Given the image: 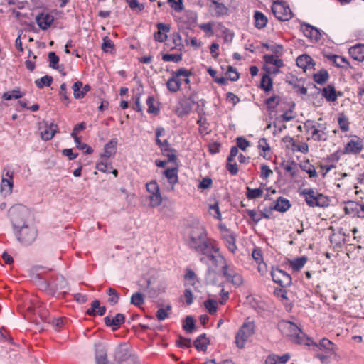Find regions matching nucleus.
I'll use <instances>...</instances> for the list:
<instances>
[{
	"label": "nucleus",
	"mask_w": 364,
	"mask_h": 364,
	"mask_svg": "<svg viewBox=\"0 0 364 364\" xmlns=\"http://www.w3.org/2000/svg\"><path fill=\"white\" fill-rule=\"evenodd\" d=\"M28 211L23 208H14L11 211V220L16 239L23 245H31L37 237V230L33 226L25 224Z\"/></svg>",
	"instance_id": "obj_1"
},
{
	"label": "nucleus",
	"mask_w": 364,
	"mask_h": 364,
	"mask_svg": "<svg viewBox=\"0 0 364 364\" xmlns=\"http://www.w3.org/2000/svg\"><path fill=\"white\" fill-rule=\"evenodd\" d=\"M185 237L187 245L201 254H208L213 247L207 238L206 231L203 225L196 220L186 226Z\"/></svg>",
	"instance_id": "obj_2"
},
{
	"label": "nucleus",
	"mask_w": 364,
	"mask_h": 364,
	"mask_svg": "<svg viewBox=\"0 0 364 364\" xmlns=\"http://www.w3.org/2000/svg\"><path fill=\"white\" fill-rule=\"evenodd\" d=\"M279 329L282 333L291 338V341L299 344H305L310 346V343L307 341H310L309 338L306 337V335L301 331V330L294 323L290 321H282L279 323Z\"/></svg>",
	"instance_id": "obj_3"
},
{
	"label": "nucleus",
	"mask_w": 364,
	"mask_h": 364,
	"mask_svg": "<svg viewBox=\"0 0 364 364\" xmlns=\"http://www.w3.org/2000/svg\"><path fill=\"white\" fill-rule=\"evenodd\" d=\"M309 207H327L329 204L328 198L318 193L313 188H305L301 192Z\"/></svg>",
	"instance_id": "obj_4"
},
{
	"label": "nucleus",
	"mask_w": 364,
	"mask_h": 364,
	"mask_svg": "<svg viewBox=\"0 0 364 364\" xmlns=\"http://www.w3.org/2000/svg\"><path fill=\"white\" fill-rule=\"evenodd\" d=\"M255 323L252 321H245L235 336V343L239 348L245 346L248 338L255 333Z\"/></svg>",
	"instance_id": "obj_5"
},
{
	"label": "nucleus",
	"mask_w": 364,
	"mask_h": 364,
	"mask_svg": "<svg viewBox=\"0 0 364 364\" xmlns=\"http://www.w3.org/2000/svg\"><path fill=\"white\" fill-rule=\"evenodd\" d=\"M191 74L190 71L184 68H181L176 71H173L172 73V77H170L166 82V86L168 90L172 92H177L181 85V80L178 77L181 76L189 77Z\"/></svg>",
	"instance_id": "obj_6"
},
{
	"label": "nucleus",
	"mask_w": 364,
	"mask_h": 364,
	"mask_svg": "<svg viewBox=\"0 0 364 364\" xmlns=\"http://www.w3.org/2000/svg\"><path fill=\"white\" fill-rule=\"evenodd\" d=\"M272 11L275 17L279 21H288L292 18L293 14L288 6L274 1L272 6Z\"/></svg>",
	"instance_id": "obj_7"
},
{
	"label": "nucleus",
	"mask_w": 364,
	"mask_h": 364,
	"mask_svg": "<svg viewBox=\"0 0 364 364\" xmlns=\"http://www.w3.org/2000/svg\"><path fill=\"white\" fill-rule=\"evenodd\" d=\"M271 275L273 281L281 287H289L291 284V276L279 269H272Z\"/></svg>",
	"instance_id": "obj_8"
},
{
	"label": "nucleus",
	"mask_w": 364,
	"mask_h": 364,
	"mask_svg": "<svg viewBox=\"0 0 364 364\" xmlns=\"http://www.w3.org/2000/svg\"><path fill=\"white\" fill-rule=\"evenodd\" d=\"M212 261L213 264L215 267H221V272L222 274H224V270L228 269L229 267L226 264V261L223 256H222L218 251V249H215L213 247V250H210V252L208 254H205Z\"/></svg>",
	"instance_id": "obj_9"
},
{
	"label": "nucleus",
	"mask_w": 364,
	"mask_h": 364,
	"mask_svg": "<svg viewBox=\"0 0 364 364\" xmlns=\"http://www.w3.org/2000/svg\"><path fill=\"white\" fill-rule=\"evenodd\" d=\"M114 360L119 364H124L129 363L131 358H135L129 353V350L125 345L118 346L114 351Z\"/></svg>",
	"instance_id": "obj_10"
},
{
	"label": "nucleus",
	"mask_w": 364,
	"mask_h": 364,
	"mask_svg": "<svg viewBox=\"0 0 364 364\" xmlns=\"http://www.w3.org/2000/svg\"><path fill=\"white\" fill-rule=\"evenodd\" d=\"M363 148V140L360 138L355 136L353 139H352L346 144L343 152L345 154H357L361 151Z\"/></svg>",
	"instance_id": "obj_11"
},
{
	"label": "nucleus",
	"mask_w": 364,
	"mask_h": 364,
	"mask_svg": "<svg viewBox=\"0 0 364 364\" xmlns=\"http://www.w3.org/2000/svg\"><path fill=\"white\" fill-rule=\"evenodd\" d=\"M285 81L293 87L297 88V92L299 94L306 95L307 93V89L304 87L302 79H299L291 73H288L285 77Z\"/></svg>",
	"instance_id": "obj_12"
},
{
	"label": "nucleus",
	"mask_w": 364,
	"mask_h": 364,
	"mask_svg": "<svg viewBox=\"0 0 364 364\" xmlns=\"http://www.w3.org/2000/svg\"><path fill=\"white\" fill-rule=\"evenodd\" d=\"M301 28L304 34L307 38L314 39L316 41H318L321 38V33L320 31L316 27L310 26L307 23H302L301 25Z\"/></svg>",
	"instance_id": "obj_13"
},
{
	"label": "nucleus",
	"mask_w": 364,
	"mask_h": 364,
	"mask_svg": "<svg viewBox=\"0 0 364 364\" xmlns=\"http://www.w3.org/2000/svg\"><path fill=\"white\" fill-rule=\"evenodd\" d=\"M54 21V17L49 14L41 13L36 17V21L42 30H46Z\"/></svg>",
	"instance_id": "obj_14"
},
{
	"label": "nucleus",
	"mask_w": 364,
	"mask_h": 364,
	"mask_svg": "<svg viewBox=\"0 0 364 364\" xmlns=\"http://www.w3.org/2000/svg\"><path fill=\"white\" fill-rule=\"evenodd\" d=\"M228 282H231L235 287H240L243 284V279L242 276L236 272H235L232 269H225L224 270V274Z\"/></svg>",
	"instance_id": "obj_15"
},
{
	"label": "nucleus",
	"mask_w": 364,
	"mask_h": 364,
	"mask_svg": "<svg viewBox=\"0 0 364 364\" xmlns=\"http://www.w3.org/2000/svg\"><path fill=\"white\" fill-rule=\"evenodd\" d=\"M72 89L73 90L74 97L75 99H82L85 94L91 90V87L89 85H85L83 87L82 82L77 81L73 84Z\"/></svg>",
	"instance_id": "obj_16"
},
{
	"label": "nucleus",
	"mask_w": 364,
	"mask_h": 364,
	"mask_svg": "<svg viewBox=\"0 0 364 364\" xmlns=\"http://www.w3.org/2000/svg\"><path fill=\"white\" fill-rule=\"evenodd\" d=\"M125 321V316L122 314H117L113 318L106 316L105 323L107 326L112 327V330H117Z\"/></svg>",
	"instance_id": "obj_17"
},
{
	"label": "nucleus",
	"mask_w": 364,
	"mask_h": 364,
	"mask_svg": "<svg viewBox=\"0 0 364 364\" xmlns=\"http://www.w3.org/2000/svg\"><path fill=\"white\" fill-rule=\"evenodd\" d=\"M117 139L116 138L112 139L105 145L104 153L102 154L101 157L107 159L114 155L117 151Z\"/></svg>",
	"instance_id": "obj_18"
},
{
	"label": "nucleus",
	"mask_w": 364,
	"mask_h": 364,
	"mask_svg": "<svg viewBox=\"0 0 364 364\" xmlns=\"http://www.w3.org/2000/svg\"><path fill=\"white\" fill-rule=\"evenodd\" d=\"M349 53L354 60L358 61L364 60V45L359 44L351 47L349 49Z\"/></svg>",
	"instance_id": "obj_19"
},
{
	"label": "nucleus",
	"mask_w": 364,
	"mask_h": 364,
	"mask_svg": "<svg viewBox=\"0 0 364 364\" xmlns=\"http://www.w3.org/2000/svg\"><path fill=\"white\" fill-rule=\"evenodd\" d=\"M57 132L58 125L54 123H50L49 125L46 126V129L44 131L41 132V139L45 141H48L53 137V136Z\"/></svg>",
	"instance_id": "obj_20"
},
{
	"label": "nucleus",
	"mask_w": 364,
	"mask_h": 364,
	"mask_svg": "<svg viewBox=\"0 0 364 364\" xmlns=\"http://www.w3.org/2000/svg\"><path fill=\"white\" fill-rule=\"evenodd\" d=\"M290 358V355L289 353H285L282 356H279L277 355H269L266 360V364H285L289 359Z\"/></svg>",
	"instance_id": "obj_21"
},
{
	"label": "nucleus",
	"mask_w": 364,
	"mask_h": 364,
	"mask_svg": "<svg viewBox=\"0 0 364 364\" xmlns=\"http://www.w3.org/2000/svg\"><path fill=\"white\" fill-rule=\"evenodd\" d=\"M223 239L226 243V246L228 248V250L231 252L234 253L237 250V246L235 245V235L230 232H226L223 235Z\"/></svg>",
	"instance_id": "obj_22"
},
{
	"label": "nucleus",
	"mask_w": 364,
	"mask_h": 364,
	"mask_svg": "<svg viewBox=\"0 0 364 364\" xmlns=\"http://www.w3.org/2000/svg\"><path fill=\"white\" fill-rule=\"evenodd\" d=\"M296 65L303 69H306L307 68H310V65L313 66L315 65L313 59L306 54L299 55L296 59Z\"/></svg>",
	"instance_id": "obj_23"
},
{
	"label": "nucleus",
	"mask_w": 364,
	"mask_h": 364,
	"mask_svg": "<svg viewBox=\"0 0 364 364\" xmlns=\"http://www.w3.org/2000/svg\"><path fill=\"white\" fill-rule=\"evenodd\" d=\"M307 342L310 343V345H313L316 347H319L321 350H326L328 351H333L335 348V345L330 340L327 338H323L320 341L319 344H317L313 342L311 339L310 341H307Z\"/></svg>",
	"instance_id": "obj_24"
},
{
	"label": "nucleus",
	"mask_w": 364,
	"mask_h": 364,
	"mask_svg": "<svg viewBox=\"0 0 364 364\" xmlns=\"http://www.w3.org/2000/svg\"><path fill=\"white\" fill-rule=\"evenodd\" d=\"M322 95L329 102H335L337 99L335 87L331 85H328L323 89Z\"/></svg>",
	"instance_id": "obj_25"
},
{
	"label": "nucleus",
	"mask_w": 364,
	"mask_h": 364,
	"mask_svg": "<svg viewBox=\"0 0 364 364\" xmlns=\"http://www.w3.org/2000/svg\"><path fill=\"white\" fill-rule=\"evenodd\" d=\"M291 206L289 201L282 197H279L273 208L279 212H286Z\"/></svg>",
	"instance_id": "obj_26"
},
{
	"label": "nucleus",
	"mask_w": 364,
	"mask_h": 364,
	"mask_svg": "<svg viewBox=\"0 0 364 364\" xmlns=\"http://www.w3.org/2000/svg\"><path fill=\"white\" fill-rule=\"evenodd\" d=\"M254 18L255 26L259 29L263 28L267 23V18L260 11L255 12Z\"/></svg>",
	"instance_id": "obj_27"
},
{
	"label": "nucleus",
	"mask_w": 364,
	"mask_h": 364,
	"mask_svg": "<svg viewBox=\"0 0 364 364\" xmlns=\"http://www.w3.org/2000/svg\"><path fill=\"white\" fill-rule=\"evenodd\" d=\"M13 180L1 177V192L5 196L10 195L13 188Z\"/></svg>",
	"instance_id": "obj_28"
},
{
	"label": "nucleus",
	"mask_w": 364,
	"mask_h": 364,
	"mask_svg": "<svg viewBox=\"0 0 364 364\" xmlns=\"http://www.w3.org/2000/svg\"><path fill=\"white\" fill-rule=\"evenodd\" d=\"M209 341L206 338V334L203 333L200 335L196 340L194 341V346L198 350L205 351L207 348V345L208 344Z\"/></svg>",
	"instance_id": "obj_29"
},
{
	"label": "nucleus",
	"mask_w": 364,
	"mask_h": 364,
	"mask_svg": "<svg viewBox=\"0 0 364 364\" xmlns=\"http://www.w3.org/2000/svg\"><path fill=\"white\" fill-rule=\"evenodd\" d=\"M177 172L178 169L176 168H168L164 171V174L172 186L178 182Z\"/></svg>",
	"instance_id": "obj_30"
},
{
	"label": "nucleus",
	"mask_w": 364,
	"mask_h": 364,
	"mask_svg": "<svg viewBox=\"0 0 364 364\" xmlns=\"http://www.w3.org/2000/svg\"><path fill=\"white\" fill-rule=\"evenodd\" d=\"M328 58L333 61L338 68H343L345 65H349L348 61L343 57L337 55H328Z\"/></svg>",
	"instance_id": "obj_31"
},
{
	"label": "nucleus",
	"mask_w": 364,
	"mask_h": 364,
	"mask_svg": "<svg viewBox=\"0 0 364 364\" xmlns=\"http://www.w3.org/2000/svg\"><path fill=\"white\" fill-rule=\"evenodd\" d=\"M264 60L267 64H272L275 65L277 68H279L283 66V61L278 58L276 55H265L263 57Z\"/></svg>",
	"instance_id": "obj_32"
},
{
	"label": "nucleus",
	"mask_w": 364,
	"mask_h": 364,
	"mask_svg": "<svg viewBox=\"0 0 364 364\" xmlns=\"http://www.w3.org/2000/svg\"><path fill=\"white\" fill-rule=\"evenodd\" d=\"M306 261H307L306 257L303 256L301 257H298L294 260H290L289 264L294 270L299 271L300 269H301L304 266Z\"/></svg>",
	"instance_id": "obj_33"
},
{
	"label": "nucleus",
	"mask_w": 364,
	"mask_h": 364,
	"mask_svg": "<svg viewBox=\"0 0 364 364\" xmlns=\"http://www.w3.org/2000/svg\"><path fill=\"white\" fill-rule=\"evenodd\" d=\"M144 296L140 292L134 293L130 298V303L137 307H140L142 304H144Z\"/></svg>",
	"instance_id": "obj_34"
},
{
	"label": "nucleus",
	"mask_w": 364,
	"mask_h": 364,
	"mask_svg": "<svg viewBox=\"0 0 364 364\" xmlns=\"http://www.w3.org/2000/svg\"><path fill=\"white\" fill-rule=\"evenodd\" d=\"M328 77L327 70H321L318 73L314 75V80L316 83L323 85L327 81Z\"/></svg>",
	"instance_id": "obj_35"
},
{
	"label": "nucleus",
	"mask_w": 364,
	"mask_h": 364,
	"mask_svg": "<svg viewBox=\"0 0 364 364\" xmlns=\"http://www.w3.org/2000/svg\"><path fill=\"white\" fill-rule=\"evenodd\" d=\"M263 194V190L261 188H250L247 187L246 196L249 200H252L261 197Z\"/></svg>",
	"instance_id": "obj_36"
},
{
	"label": "nucleus",
	"mask_w": 364,
	"mask_h": 364,
	"mask_svg": "<svg viewBox=\"0 0 364 364\" xmlns=\"http://www.w3.org/2000/svg\"><path fill=\"white\" fill-rule=\"evenodd\" d=\"M195 319L192 316H187L183 323V328L187 332H192L195 329Z\"/></svg>",
	"instance_id": "obj_37"
},
{
	"label": "nucleus",
	"mask_w": 364,
	"mask_h": 364,
	"mask_svg": "<svg viewBox=\"0 0 364 364\" xmlns=\"http://www.w3.org/2000/svg\"><path fill=\"white\" fill-rule=\"evenodd\" d=\"M261 87L266 92H269L272 89V80L268 74L263 75L261 80Z\"/></svg>",
	"instance_id": "obj_38"
},
{
	"label": "nucleus",
	"mask_w": 364,
	"mask_h": 364,
	"mask_svg": "<svg viewBox=\"0 0 364 364\" xmlns=\"http://www.w3.org/2000/svg\"><path fill=\"white\" fill-rule=\"evenodd\" d=\"M53 82V77L49 75H45L40 79L35 81L36 85L38 88H42L44 86H50Z\"/></svg>",
	"instance_id": "obj_39"
},
{
	"label": "nucleus",
	"mask_w": 364,
	"mask_h": 364,
	"mask_svg": "<svg viewBox=\"0 0 364 364\" xmlns=\"http://www.w3.org/2000/svg\"><path fill=\"white\" fill-rule=\"evenodd\" d=\"M107 293L109 296H110V298H109V299H108V301L109 302L110 304L115 305L116 304L118 303L120 296H119V294L116 291V289H114V288L109 287L107 289Z\"/></svg>",
	"instance_id": "obj_40"
},
{
	"label": "nucleus",
	"mask_w": 364,
	"mask_h": 364,
	"mask_svg": "<svg viewBox=\"0 0 364 364\" xmlns=\"http://www.w3.org/2000/svg\"><path fill=\"white\" fill-rule=\"evenodd\" d=\"M171 310V306L167 305L165 308L161 307L156 311V318L159 321H163L168 317V311Z\"/></svg>",
	"instance_id": "obj_41"
},
{
	"label": "nucleus",
	"mask_w": 364,
	"mask_h": 364,
	"mask_svg": "<svg viewBox=\"0 0 364 364\" xmlns=\"http://www.w3.org/2000/svg\"><path fill=\"white\" fill-rule=\"evenodd\" d=\"M205 309L208 311L210 314H214L217 311L218 304L214 299H208L204 302Z\"/></svg>",
	"instance_id": "obj_42"
},
{
	"label": "nucleus",
	"mask_w": 364,
	"mask_h": 364,
	"mask_svg": "<svg viewBox=\"0 0 364 364\" xmlns=\"http://www.w3.org/2000/svg\"><path fill=\"white\" fill-rule=\"evenodd\" d=\"M150 204L151 207H157L162 202V198L160 193V191L152 193L149 196Z\"/></svg>",
	"instance_id": "obj_43"
},
{
	"label": "nucleus",
	"mask_w": 364,
	"mask_h": 364,
	"mask_svg": "<svg viewBox=\"0 0 364 364\" xmlns=\"http://www.w3.org/2000/svg\"><path fill=\"white\" fill-rule=\"evenodd\" d=\"M262 46L266 48L267 50L273 52L276 55H282L283 53V46L277 44L269 45L267 43H263Z\"/></svg>",
	"instance_id": "obj_44"
},
{
	"label": "nucleus",
	"mask_w": 364,
	"mask_h": 364,
	"mask_svg": "<svg viewBox=\"0 0 364 364\" xmlns=\"http://www.w3.org/2000/svg\"><path fill=\"white\" fill-rule=\"evenodd\" d=\"M311 136L314 140L325 141L326 136L325 132L321 129H318L316 127L313 129Z\"/></svg>",
	"instance_id": "obj_45"
},
{
	"label": "nucleus",
	"mask_w": 364,
	"mask_h": 364,
	"mask_svg": "<svg viewBox=\"0 0 364 364\" xmlns=\"http://www.w3.org/2000/svg\"><path fill=\"white\" fill-rule=\"evenodd\" d=\"M338 122L342 132H346L349 129L348 119L343 114L339 115Z\"/></svg>",
	"instance_id": "obj_46"
},
{
	"label": "nucleus",
	"mask_w": 364,
	"mask_h": 364,
	"mask_svg": "<svg viewBox=\"0 0 364 364\" xmlns=\"http://www.w3.org/2000/svg\"><path fill=\"white\" fill-rule=\"evenodd\" d=\"M154 98L153 96H149L146 100V104L148 105L147 112L149 113L157 114L159 112V107L154 105Z\"/></svg>",
	"instance_id": "obj_47"
},
{
	"label": "nucleus",
	"mask_w": 364,
	"mask_h": 364,
	"mask_svg": "<svg viewBox=\"0 0 364 364\" xmlns=\"http://www.w3.org/2000/svg\"><path fill=\"white\" fill-rule=\"evenodd\" d=\"M301 168L309 173V177H316L317 176V173L315 170V168L313 165L310 164L309 162L305 163L304 164L301 166Z\"/></svg>",
	"instance_id": "obj_48"
},
{
	"label": "nucleus",
	"mask_w": 364,
	"mask_h": 364,
	"mask_svg": "<svg viewBox=\"0 0 364 364\" xmlns=\"http://www.w3.org/2000/svg\"><path fill=\"white\" fill-rule=\"evenodd\" d=\"M162 60L165 62L173 61L178 63L182 60V54H164L162 56Z\"/></svg>",
	"instance_id": "obj_49"
},
{
	"label": "nucleus",
	"mask_w": 364,
	"mask_h": 364,
	"mask_svg": "<svg viewBox=\"0 0 364 364\" xmlns=\"http://www.w3.org/2000/svg\"><path fill=\"white\" fill-rule=\"evenodd\" d=\"M49 58V66L53 69L58 68V63L59 62V58L54 52H50L48 53Z\"/></svg>",
	"instance_id": "obj_50"
},
{
	"label": "nucleus",
	"mask_w": 364,
	"mask_h": 364,
	"mask_svg": "<svg viewBox=\"0 0 364 364\" xmlns=\"http://www.w3.org/2000/svg\"><path fill=\"white\" fill-rule=\"evenodd\" d=\"M211 3L215 6L216 14L218 15H223L227 12V7L224 4L219 3L215 0H212Z\"/></svg>",
	"instance_id": "obj_51"
},
{
	"label": "nucleus",
	"mask_w": 364,
	"mask_h": 364,
	"mask_svg": "<svg viewBox=\"0 0 364 364\" xmlns=\"http://www.w3.org/2000/svg\"><path fill=\"white\" fill-rule=\"evenodd\" d=\"M129 6L132 9L138 11H141L144 9V6L140 4L138 0H126Z\"/></svg>",
	"instance_id": "obj_52"
},
{
	"label": "nucleus",
	"mask_w": 364,
	"mask_h": 364,
	"mask_svg": "<svg viewBox=\"0 0 364 364\" xmlns=\"http://www.w3.org/2000/svg\"><path fill=\"white\" fill-rule=\"evenodd\" d=\"M168 3L176 11H181L183 9L182 0H168Z\"/></svg>",
	"instance_id": "obj_53"
},
{
	"label": "nucleus",
	"mask_w": 364,
	"mask_h": 364,
	"mask_svg": "<svg viewBox=\"0 0 364 364\" xmlns=\"http://www.w3.org/2000/svg\"><path fill=\"white\" fill-rule=\"evenodd\" d=\"M226 74L228 75V77L231 81H237L240 77V74L232 66H228V69Z\"/></svg>",
	"instance_id": "obj_54"
},
{
	"label": "nucleus",
	"mask_w": 364,
	"mask_h": 364,
	"mask_svg": "<svg viewBox=\"0 0 364 364\" xmlns=\"http://www.w3.org/2000/svg\"><path fill=\"white\" fill-rule=\"evenodd\" d=\"M277 98H278L277 96H272L266 100V105L268 110L273 111L279 104V101H276Z\"/></svg>",
	"instance_id": "obj_55"
},
{
	"label": "nucleus",
	"mask_w": 364,
	"mask_h": 364,
	"mask_svg": "<svg viewBox=\"0 0 364 364\" xmlns=\"http://www.w3.org/2000/svg\"><path fill=\"white\" fill-rule=\"evenodd\" d=\"M54 286L56 290H60L63 293H65L68 289V283L63 277L59 278V282L55 284Z\"/></svg>",
	"instance_id": "obj_56"
},
{
	"label": "nucleus",
	"mask_w": 364,
	"mask_h": 364,
	"mask_svg": "<svg viewBox=\"0 0 364 364\" xmlns=\"http://www.w3.org/2000/svg\"><path fill=\"white\" fill-rule=\"evenodd\" d=\"M237 147H239L242 151L246 150V149L250 146V142L245 138L240 136L237 137Z\"/></svg>",
	"instance_id": "obj_57"
},
{
	"label": "nucleus",
	"mask_w": 364,
	"mask_h": 364,
	"mask_svg": "<svg viewBox=\"0 0 364 364\" xmlns=\"http://www.w3.org/2000/svg\"><path fill=\"white\" fill-rule=\"evenodd\" d=\"M100 301L94 300L91 304V307L88 309L86 313L90 316H95L97 314V307H99Z\"/></svg>",
	"instance_id": "obj_58"
},
{
	"label": "nucleus",
	"mask_w": 364,
	"mask_h": 364,
	"mask_svg": "<svg viewBox=\"0 0 364 364\" xmlns=\"http://www.w3.org/2000/svg\"><path fill=\"white\" fill-rule=\"evenodd\" d=\"M59 95H60L61 99L66 102V105L70 102L69 97L67 95V85L65 83H63L60 85Z\"/></svg>",
	"instance_id": "obj_59"
},
{
	"label": "nucleus",
	"mask_w": 364,
	"mask_h": 364,
	"mask_svg": "<svg viewBox=\"0 0 364 364\" xmlns=\"http://www.w3.org/2000/svg\"><path fill=\"white\" fill-rule=\"evenodd\" d=\"M114 44L112 41L108 37L106 36L103 38V43L101 46V48L103 51L108 52L109 48H112Z\"/></svg>",
	"instance_id": "obj_60"
},
{
	"label": "nucleus",
	"mask_w": 364,
	"mask_h": 364,
	"mask_svg": "<svg viewBox=\"0 0 364 364\" xmlns=\"http://www.w3.org/2000/svg\"><path fill=\"white\" fill-rule=\"evenodd\" d=\"M146 189L150 194L159 191V187L156 181H151L146 184Z\"/></svg>",
	"instance_id": "obj_61"
},
{
	"label": "nucleus",
	"mask_w": 364,
	"mask_h": 364,
	"mask_svg": "<svg viewBox=\"0 0 364 364\" xmlns=\"http://www.w3.org/2000/svg\"><path fill=\"white\" fill-rule=\"evenodd\" d=\"M232 162L233 161H228L226 168L232 175H236L238 172L237 166L235 162Z\"/></svg>",
	"instance_id": "obj_62"
},
{
	"label": "nucleus",
	"mask_w": 364,
	"mask_h": 364,
	"mask_svg": "<svg viewBox=\"0 0 364 364\" xmlns=\"http://www.w3.org/2000/svg\"><path fill=\"white\" fill-rule=\"evenodd\" d=\"M272 173V171L267 165L261 166V177L266 179Z\"/></svg>",
	"instance_id": "obj_63"
},
{
	"label": "nucleus",
	"mask_w": 364,
	"mask_h": 364,
	"mask_svg": "<svg viewBox=\"0 0 364 364\" xmlns=\"http://www.w3.org/2000/svg\"><path fill=\"white\" fill-rule=\"evenodd\" d=\"M184 277L186 280L191 281L192 282L191 284L193 285L194 281L196 279V275L192 269H187Z\"/></svg>",
	"instance_id": "obj_64"
}]
</instances>
